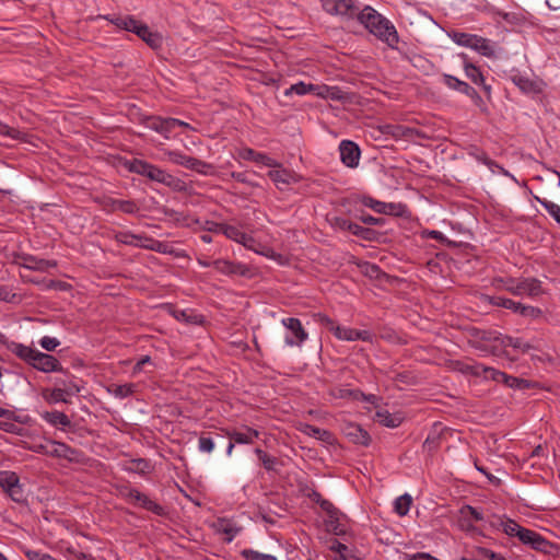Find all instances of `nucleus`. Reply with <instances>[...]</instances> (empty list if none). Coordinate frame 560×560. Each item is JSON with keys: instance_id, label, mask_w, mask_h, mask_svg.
<instances>
[{"instance_id": "nucleus-1", "label": "nucleus", "mask_w": 560, "mask_h": 560, "mask_svg": "<svg viewBox=\"0 0 560 560\" xmlns=\"http://www.w3.org/2000/svg\"><path fill=\"white\" fill-rule=\"evenodd\" d=\"M358 21L380 40L386 43L390 48H396L399 36L395 26L376 10L366 5L358 13Z\"/></svg>"}, {"instance_id": "nucleus-2", "label": "nucleus", "mask_w": 560, "mask_h": 560, "mask_svg": "<svg viewBox=\"0 0 560 560\" xmlns=\"http://www.w3.org/2000/svg\"><path fill=\"white\" fill-rule=\"evenodd\" d=\"M2 493L20 505L26 504L28 497L26 478L22 480L15 471L2 470Z\"/></svg>"}, {"instance_id": "nucleus-3", "label": "nucleus", "mask_w": 560, "mask_h": 560, "mask_svg": "<svg viewBox=\"0 0 560 560\" xmlns=\"http://www.w3.org/2000/svg\"><path fill=\"white\" fill-rule=\"evenodd\" d=\"M506 291L514 295L527 294L535 298L544 293L541 282L536 278H525L516 281L513 278L500 279Z\"/></svg>"}, {"instance_id": "nucleus-4", "label": "nucleus", "mask_w": 560, "mask_h": 560, "mask_svg": "<svg viewBox=\"0 0 560 560\" xmlns=\"http://www.w3.org/2000/svg\"><path fill=\"white\" fill-rule=\"evenodd\" d=\"M124 166L131 173L144 176L149 178L150 180L160 183L164 185V182L167 176V172L164 170L158 167L156 165H153L147 161L140 160V159H132L129 161H126L124 163Z\"/></svg>"}, {"instance_id": "nucleus-5", "label": "nucleus", "mask_w": 560, "mask_h": 560, "mask_svg": "<svg viewBox=\"0 0 560 560\" xmlns=\"http://www.w3.org/2000/svg\"><path fill=\"white\" fill-rule=\"evenodd\" d=\"M168 160L174 164L182 165L188 170L195 171L202 175L213 174V166L199 159L186 155L178 151H170L167 153Z\"/></svg>"}, {"instance_id": "nucleus-6", "label": "nucleus", "mask_w": 560, "mask_h": 560, "mask_svg": "<svg viewBox=\"0 0 560 560\" xmlns=\"http://www.w3.org/2000/svg\"><path fill=\"white\" fill-rule=\"evenodd\" d=\"M199 264L203 267L212 266L217 271L226 275V276H241L248 277L250 275V269L248 266L242 262L232 261L228 259H217L212 262L201 261Z\"/></svg>"}, {"instance_id": "nucleus-7", "label": "nucleus", "mask_w": 560, "mask_h": 560, "mask_svg": "<svg viewBox=\"0 0 560 560\" xmlns=\"http://www.w3.org/2000/svg\"><path fill=\"white\" fill-rule=\"evenodd\" d=\"M28 421L27 415L16 416L14 411L2 408V431L23 436L26 432L23 425Z\"/></svg>"}, {"instance_id": "nucleus-8", "label": "nucleus", "mask_w": 560, "mask_h": 560, "mask_svg": "<svg viewBox=\"0 0 560 560\" xmlns=\"http://www.w3.org/2000/svg\"><path fill=\"white\" fill-rule=\"evenodd\" d=\"M520 535V541L524 545H528L530 548H533L536 551L549 555L552 552L555 545L547 540L544 536H541L539 533L526 528L525 530L521 532Z\"/></svg>"}, {"instance_id": "nucleus-9", "label": "nucleus", "mask_w": 560, "mask_h": 560, "mask_svg": "<svg viewBox=\"0 0 560 560\" xmlns=\"http://www.w3.org/2000/svg\"><path fill=\"white\" fill-rule=\"evenodd\" d=\"M125 497L133 504H139L147 511L152 512L155 515L163 516L166 514L165 508L155 501L151 500L147 494L140 492L135 488L127 490Z\"/></svg>"}, {"instance_id": "nucleus-10", "label": "nucleus", "mask_w": 560, "mask_h": 560, "mask_svg": "<svg viewBox=\"0 0 560 560\" xmlns=\"http://www.w3.org/2000/svg\"><path fill=\"white\" fill-rule=\"evenodd\" d=\"M30 365L44 373L63 372V368L57 358L38 350H35Z\"/></svg>"}, {"instance_id": "nucleus-11", "label": "nucleus", "mask_w": 560, "mask_h": 560, "mask_svg": "<svg viewBox=\"0 0 560 560\" xmlns=\"http://www.w3.org/2000/svg\"><path fill=\"white\" fill-rule=\"evenodd\" d=\"M7 259H10L12 256V262L16 265H21L27 269L38 270V271H46L49 268H54L57 266V262L55 260H46V259H38L34 256H19L15 253L12 254H4Z\"/></svg>"}, {"instance_id": "nucleus-12", "label": "nucleus", "mask_w": 560, "mask_h": 560, "mask_svg": "<svg viewBox=\"0 0 560 560\" xmlns=\"http://www.w3.org/2000/svg\"><path fill=\"white\" fill-rule=\"evenodd\" d=\"M443 82L447 88L458 91L470 97L477 106H480L483 103L478 92L465 81H462L458 78L451 74H444Z\"/></svg>"}, {"instance_id": "nucleus-13", "label": "nucleus", "mask_w": 560, "mask_h": 560, "mask_svg": "<svg viewBox=\"0 0 560 560\" xmlns=\"http://www.w3.org/2000/svg\"><path fill=\"white\" fill-rule=\"evenodd\" d=\"M282 324L292 334V337H285L287 345L301 346L307 339V332L304 330L302 323L299 318H284L282 319Z\"/></svg>"}, {"instance_id": "nucleus-14", "label": "nucleus", "mask_w": 560, "mask_h": 560, "mask_svg": "<svg viewBox=\"0 0 560 560\" xmlns=\"http://www.w3.org/2000/svg\"><path fill=\"white\" fill-rule=\"evenodd\" d=\"M340 160L350 168L359 165L361 151L357 143L351 140H342L339 144Z\"/></svg>"}, {"instance_id": "nucleus-15", "label": "nucleus", "mask_w": 560, "mask_h": 560, "mask_svg": "<svg viewBox=\"0 0 560 560\" xmlns=\"http://www.w3.org/2000/svg\"><path fill=\"white\" fill-rule=\"evenodd\" d=\"M80 392L79 386L70 381L69 386H66V388H54V389H44L43 397L45 400L49 404H57V402H69L67 397L75 395Z\"/></svg>"}, {"instance_id": "nucleus-16", "label": "nucleus", "mask_w": 560, "mask_h": 560, "mask_svg": "<svg viewBox=\"0 0 560 560\" xmlns=\"http://www.w3.org/2000/svg\"><path fill=\"white\" fill-rule=\"evenodd\" d=\"M472 340L471 345L480 350L491 351L493 354H497V347L492 346L490 349L483 342H492L499 340V332L494 330H483L474 328L471 330Z\"/></svg>"}, {"instance_id": "nucleus-17", "label": "nucleus", "mask_w": 560, "mask_h": 560, "mask_svg": "<svg viewBox=\"0 0 560 560\" xmlns=\"http://www.w3.org/2000/svg\"><path fill=\"white\" fill-rule=\"evenodd\" d=\"M279 167L268 173L269 178L276 184L278 189L283 190L285 186L301 180V176L295 172L282 168L281 165Z\"/></svg>"}, {"instance_id": "nucleus-18", "label": "nucleus", "mask_w": 560, "mask_h": 560, "mask_svg": "<svg viewBox=\"0 0 560 560\" xmlns=\"http://www.w3.org/2000/svg\"><path fill=\"white\" fill-rule=\"evenodd\" d=\"M102 206L104 210L110 212L119 210L127 214H133L139 211V207L133 200L114 199L112 197H104Z\"/></svg>"}, {"instance_id": "nucleus-19", "label": "nucleus", "mask_w": 560, "mask_h": 560, "mask_svg": "<svg viewBox=\"0 0 560 560\" xmlns=\"http://www.w3.org/2000/svg\"><path fill=\"white\" fill-rule=\"evenodd\" d=\"M511 80L525 94H539L544 90L542 81L533 80L521 73L513 74Z\"/></svg>"}, {"instance_id": "nucleus-20", "label": "nucleus", "mask_w": 560, "mask_h": 560, "mask_svg": "<svg viewBox=\"0 0 560 560\" xmlns=\"http://www.w3.org/2000/svg\"><path fill=\"white\" fill-rule=\"evenodd\" d=\"M342 431L346 438L354 444L369 446L371 443L370 434L357 423H347Z\"/></svg>"}, {"instance_id": "nucleus-21", "label": "nucleus", "mask_w": 560, "mask_h": 560, "mask_svg": "<svg viewBox=\"0 0 560 560\" xmlns=\"http://www.w3.org/2000/svg\"><path fill=\"white\" fill-rule=\"evenodd\" d=\"M225 434L231 441L237 444H252L254 440L258 439L260 435L258 430L249 427H244L243 431L226 430Z\"/></svg>"}, {"instance_id": "nucleus-22", "label": "nucleus", "mask_w": 560, "mask_h": 560, "mask_svg": "<svg viewBox=\"0 0 560 560\" xmlns=\"http://www.w3.org/2000/svg\"><path fill=\"white\" fill-rule=\"evenodd\" d=\"M240 156L243 159V160H247V161H254L256 163H259V164H262V165H266L268 167H276V166H280V164L271 159L270 156H268L267 154L265 153H261V152H257L250 148H244L240 151Z\"/></svg>"}, {"instance_id": "nucleus-23", "label": "nucleus", "mask_w": 560, "mask_h": 560, "mask_svg": "<svg viewBox=\"0 0 560 560\" xmlns=\"http://www.w3.org/2000/svg\"><path fill=\"white\" fill-rule=\"evenodd\" d=\"M320 322H322V324L326 325V327H328L334 332L336 338H338L340 340H347V341L355 340V329L354 328L341 327V326L335 325V322L332 319H330L328 316H323Z\"/></svg>"}, {"instance_id": "nucleus-24", "label": "nucleus", "mask_w": 560, "mask_h": 560, "mask_svg": "<svg viewBox=\"0 0 560 560\" xmlns=\"http://www.w3.org/2000/svg\"><path fill=\"white\" fill-rule=\"evenodd\" d=\"M389 128H392V136L395 138H404L407 140H411L413 138L429 139L425 132L419 128H412L404 125L390 126Z\"/></svg>"}, {"instance_id": "nucleus-25", "label": "nucleus", "mask_w": 560, "mask_h": 560, "mask_svg": "<svg viewBox=\"0 0 560 560\" xmlns=\"http://www.w3.org/2000/svg\"><path fill=\"white\" fill-rule=\"evenodd\" d=\"M77 451L62 442L49 441L48 455L56 458H65L71 460Z\"/></svg>"}, {"instance_id": "nucleus-26", "label": "nucleus", "mask_w": 560, "mask_h": 560, "mask_svg": "<svg viewBox=\"0 0 560 560\" xmlns=\"http://www.w3.org/2000/svg\"><path fill=\"white\" fill-rule=\"evenodd\" d=\"M331 395L336 398H351L353 400H366L373 402L376 397L374 395H365L359 389H349V388H341L337 387L331 389Z\"/></svg>"}, {"instance_id": "nucleus-27", "label": "nucleus", "mask_w": 560, "mask_h": 560, "mask_svg": "<svg viewBox=\"0 0 560 560\" xmlns=\"http://www.w3.org/2000/svg\"><path fill=\"white\" fill-rule=\"evenodd\" d=\"M314 95L320 96L326 100L341 101L343 100L345 92L338 86H328L326 84H315Z\"/></svg>"}, {"instance_id": "nucleus-28", "label": "nucleus", "mask_w": 560, "mask_h": 560, "mask_svg": "<svg viewBox=\"0 0 560 560\" xmlns=\"http://www.w3.org/2000/svg\"><path fill=\"white\" fill-rule=\"evenodd\" d=\"M466 77L475 84H483V74L479 67L475 66L466 54H460Z\"/></svg>"}, {"instance_id": "nucleus-29", "label": "nucleus", "mask_w": 560, "mask_h": 560, "mask_svg": "<svg viewBox=\"0 0 560 560\" xmlns=\"http://www.w3.org/2000/svg\"><path fill=\"white\" fill-rule=\"evenodd\" d=\"M106 19L120 30L135 33L136 28L140 25L141 21L132 15H121Z\"/></svg>"}, {"instance_id": "nucleus-30", "label": "nucleus", "mask_w": 560, "mask_h": 560, "mask_svg": "<svg viewBox=\"0 0 560 560\" xmlns=\"http://www.w3.org/2000/svg\"><path fill=\"white\" fill-rule=\"evenodd\" d=\"M176 124L174 118L152 117L149 127L167 137V135L176 128Z\"/></svg>"}, {"instance_id": "nucleus-31", "label": "nucleus", "mask_w": 560, "mask_h": 560, "mask_svg": "<svg viewBox=\"0 0 560 560\" xmlns=\"http://www.w3.org/2000/svg\"><path fill=\"white\" fill-rule=\"evenodd\" d=\"M301 432H303L304 434L308 435V436H313L317 440H320L323 442H326V443H332V440H334V436H332V433L328 430H325V429H320V428H317L315 425H312V424H302L301 427Z\"/></svg>"}, {"instance_id": "nucleus-32", "label": "nucleus", "mask_w": 560, "mask_h": 560, "mask_svg": "<svg viewBox=\"0 0 560 560\" xmlns=\"http://www.w3.org/2000/svg\"><path fill=\"white\" fill-rule=\"evenodd\" d=\"M2 345H7L8 349L14 353L16 357H19L21 360L25 361L27 364H30L33 355H34V352H35V349L31 348V347H27V346H24L22 343H16V342H5L3 339H2Z\"/></svg>"}, {"instance_id": "nucleus-33", "label": "nucleus", "mask_w": 560, "mask_h": 560, "mask_svg": "<svg viewBox=\"0 0 560 560\" xmlns=\"http://www.w3.org/2000/svg\"><path fill=\"white\" fill-rule=\"evenodd\" d=\"M498 521L503 533L510 537H517L520 539V535L522 534L521 532L526 529L525 527L521 526L518 523L511 518H503L501 516H498Z\"/></svg>"}, {"instance_id": "nucleus-34", "label": "nucleus", "mask_w": 560, "mask_h": 560, "mask_svg": "<svg viewBox=\"0 0 560 560\" xmlns=\"http://www.w3.org/2000/svg\"><path fill=\"white\" fill-rule=\"evenodd\" d=\"M127 470L139 475H147L153 470V466L145 458H136L129 462Z\"/></svg>"}, {"instance_id": "nucleus-35", "label": "nucleus", "mask_w": 560, "mask_h": 560, "mask_svg": "<svg viewBox=\"0 0 560 560\" xmlns=\"http://www.w3.org/2000/svg\"><path fill=\"white\" fill-rule=\"evenodd\" d=\"M351 234L370 242L378 241L381 236V233L376 230L364 228L357 223H353Z\"/></svg>"}, {"instance_id": "nucleus-36", "label": "nucleus", "mask_w": 560, "mask_h": 560, "mask_svg": "<svg viewBox=\"0 0 560 560\" xmlns=\"http://www.w3.org/2000/svg\"><path fill=\"white\" fill-rule=\"evenodd\" d=\"M454 369L464 374L479 377L482 375V371H485V365L480 363L468 364L462 361H455Z\"/></svg>"}, {"instance_id": "nucleus-37", "label": "nucleus", "mask_w": 560, "mask_h": 560, "mask_svg": "<svg viewBox=\"0 0 560 560\" xmlns=\"http://www.w3.org/2000/svg\"><path fill=\"white\" fill-rule=\"evenodd\" d=\"M43 418L52 425L69 427L71 421L69 417L61 411H47L43 415Z\"/></svg>"}, {"instance_id": "nucleus-38", "label": "nucleus", "mask_w": 560, "mask_h": 560, "mask_svg": "<svg viewBox=\"0 0 560 560\" xmlns=\"http://www.w3.org/2000/svg\"><path fill=\"white\" fill-rule=\"evenodd\" d=\"M471 49L478 51L480 55L485 57H493L494 48L491 42L487 38L477 35V40H474Z\"/></svg>"}, {"instance_id": "nucleus-39", "label": "nucleus", "mask_w": 560, "mask_h": 560, "mask_svg": "<svg viewBox=\"0 0 560 560\" xmlns=\"http://www.w3.org/2000/svg\"><path fill=\"white\" fill-rule=\"evenodd\" d=\"M489 304L498 307H503L506 310H511L513 313H516L520 306V302H515L511 299L503 296H487Z\"/></svg>"}, {"instance_id": "nucleus-40", "label": "nucleus", "mask_w": 560, "mask_h": 560, "mask_svg": "<svg viewBox=\"0 0 560 560\" xmlns=\"http://www.w3.org/2000/svg\"><path fill=\"white\" fill-rule=\"evenodd\" d=\"M254 452L267 471L276 470V467L279 464V459L277 457L269 455L259 447L255 448Z\"/></svg>"}, {"instance_id": "nucleus-41", "label": "nucleus", "mask_w": 560, "mask_h": 560, "mask_svg": "<svg viewBox=\"0 0 560 560\" xmlns=\"http://www.w3.org/2000/svg\"><path fill=\"white\" fill-rule=\"evenodd\" d=\"M362 203L365 206V207H369L371 208L372 210H374L375 212L377 213H389L393 209V206L392 205H387L383 201H380V200H376L372 197H369V196H364L362 198Z\"/></svg>"}, {"instance_id": "nucleus-42", "label": "nucleus", "mask_w": 560, "mask_h": 560, "mask_svg": "<svg viewBox=\"0 0 560 560\" xmlns=\"http://www.w3.org/2000/svg\"><path fill=\"white\" fill-rule=\"evenodd\" d=\"M450 37L459 46L469 47L471 48L474 40H477L476 34H469L458 31H453L450 34Z\"/></svg>"}, {"instance_id": "nucleus-43", "label": "nucleus", "mask_w": 560, "mask_h": 560, "mask_svg": "<svg viewBox=\"0 0 560 560\" xmlns=\"http://www.w3.org/2000/svg\"><path fill=\"white\" fill-rule=\"evenodd\" d=\"M412 498L408 493L398 497L394 502V510L399 516H405L410 510Z\"/></svg>"}, {"instance_id": "nucleus-44", "label": "nucleus", "mask_w": 560, "mask_h": 560, "mask_svg": "<svg viewBox=\"0 0 560 560\" xmlns=\"http://www.w3.org/2000/svg\"><path fill=\"white\" fill-rule=\"evenodd\" d=\"M375 417L381 424L387 428H397L401 423L399 417L390 415L387 410L376 411Z\"/></svg>"}, {"instance_id": "nucleus-45", "label": "nucleus", "mask_w": 560, "mask_h": 560, "mask_svg": "<svg viewBox=\"0 0 560 560\" xmlns=\"http://www.w3.org/2000/svg\"><path fill=\"white\" fill-rule=\"evenodd\" d=\"M534 198L537 202H539L545 208V210L549 213V215L552 217L553 220L560 225V206L552 201L541 199L538 196H534Z\"/></svg>"}, {"instance_id": "nucleus-46", "label": "nucleus", "mask_w": 560, "mask_h": 560, "mask_svg": "<svg viewBox=\"0 0 560 560\" xmlns=\"http://www.w3.org/2000/svg\"><path fill=\"white\" fill-rule=\"evenodd\" d=\"M325 525L327 530L336 536H345L347 534V528L340 523L339 515L328 518Z\"/></svg>"}, {"instance_id": "nucleus-47", "label": "nucleus", "mask_w": 560, "mask_h": 560, "mask_svg": "<svg viewBox=\"0 0 560 560\" xmlns=\"http://www.w3.org/2000/svg\"><path fill=\"white\" fill-rule=\"evenodd\" d=\"M221 234L225 235L228 238L235 241L237 243H240L241 241L247 240L246 233H244L236 226L229 225L225 223L223 224Z\"/></svg>"}, {"instance_id": "nucleus-48", "label": "nucleus", "mask_w": 560, "mask_h": 560, "mask_svg": "<svg viewBox=\"0 0 560 560\" xmlns=\"http://www.w3.org/2000/svg\"><path fill=\"white\" fill-rule=\"evenodd\" d=\"M173 315L176 319L183 320L185 323H189V324H202L203 323L202 315L191 314L185 310L174 311Z\"/></svg>"}, {"instance_id": "nucleus-49", "label": "nucleus", "mask_w": 560, "mask_h": 560, "mask_svg": "<svg viewBox=\"0 0 560 560\" xmlns=\"http://www.w3.org/2000/svg\"><path fill=\"white\" fill-rule=\"evenodd\" d=\"M109 393L114 394L116 397L125 398L131 395L135 392V384L128 383L122 385L113 384L108 388Z\"/></svg>"}, {"instance_id": "nucleus-50", "label": "nucleus", "mask_w": 560, "mask_h": 560, "mask_svg": "<svg viewBox=\"0 0 560 560\" xmlns=\"http://www.w3.org/2000/svg\"><path fill=\"white\" fill-rule=\"evenodd\" d=\"M315 84H306L304 82H298L295 84H292L290 89L285 91V95H290L292 93L298 95H305V94H314Z\"/></svg>"}, {"instance_id": "nucleus-51", "label": "nucleus", "mask_w": 560, "mask_h": 560, "mask_svg": "<svg viewBox=\"0 0 560 560\" xmlns=\"http://www.w3.org/2000/svg\"><path fill=\"white\" fill-rule=\"evenodd\" d=\"M336 1V14L352 16L355 8L352 0H335Z\"/></svg>"}, {"instance_id": "nucleus-52", "label": "nucleus", "mask_w": 560, "mask_h": 560, "mask_svg": "<svg viewBox=\"0 0 560 560\" xmlns=\"http://www.w3.org/2000/svg\"><path fill=\"white\" fill-rule=\"evenodd\" d=\"M142 40L154 50L161 49L163 45V36L159 32L150 31Z\"/></svg>"}, {"instance_id": "nucleus-53", "label": "nucleus", "mask_w": 560, "mask_h": 560, "mask_svg": "<svg viewBox=\"0 0 560 560\" xmlns=\"http://www.w3.org/2000/svg\"><path fill=\"white\" fill-rule=\"evenodd\" d=\"M328 222L330 223V225L335 229H338V230H341V231H349L351 233L352 231V226H353V222L349 221L348 219L346 218H342V217H331V218H327Z\"/></svg>"}, {"instance_id": "nucleus-54", "label": "nucleus", "mask_w": 560, "mask_h": 560, "mask_svg": "<svg viewBox=\"0 0 560 560\" xmlns=\"http://www.w3.org/2000/svg\"><path fill=\"white\" fill-rule=\"evenodd\" d=\"M115 240L118 243L137 247L138 240H141V235L132 234L130 232H119L115 235Z\"/></svg>"}, {"instance_id": "nucleus-55", "label": "nucleus", "mask_w": 560, "mask_h": 560, "mask_svg": "<svg viewBox=\"0 0 560 560\" xmlns=\"http://www.w3.org/2000/svg\"><path fill=\"white\" fill-rule=\"evenodd\" d=\"M517 314L522 315L525 318H539L542 315V311L539 307L530 306V305H523L522 303L518 306V310L516 312Z\"/></svg>"}, {"instance_id": "nucleus-56", "label": "nucleus", "mask_w": 560, "mask_h": 560, "mask_svg": "<svg viewBox=\"0 0 560 560\" xmlns=\"http://www.w3.org/2000/svg\"><path fill=\"white\" fill-rule=\"evenodd\" d=\"M241 556L246 560H278L272 555L261 553L253 549H243Z\"/></svg>"}, {"instance_id": "nucleus-57", "label": "nucleus", "mask_w": 560, "mask_h": 560, "mask_svg": "<svg viewBox=\"0 0 560 560\" xmlns=\"http://www.w3.org/2000/svg\"><path fill=\"white\" fill-rule=\"evenodd\" d=\"M481 376L486 380H492L497 383H503L505 380L506 373L485 365V371H482Z\"/></svg>"}, {"instance_id": "nucleus-58", "label": "nucleus", "mask_w": 560, "mask_h": 560, "mask_svg": "<svg viewBox=\"0 0 560 560\" xmlns=\"http://www.w3.org/2000/svg\"><path fill=\"white\" fill-rule=\"evenodd\" d=\"M164 185L172 188L174 191H186L187 184L178 177L167 174Z\"/></svg>"}, {"instance_id": "nucleus-59", "label": "nucleus", "mask_w": 560, "mask_h": 560, "mask_svg": "<svg viewBox=\"0 0 560 560\" xmlns=\"http://www.w3.org/2000/svg\"><path fill=\"white\" fill-rule=\"evenodd\" d=\"M2 137H9L18 141H26L27 133L2 124Z\"/></svg>"}, {"instance_id": "nucleus-60", "label": "nucleus", "mask_w": 560, "mask_h": 560, "mask_svg": "<svg viewBox=\"0 0 560 560\" xmlns=\"http://www.w3.org/2000/svg\"><path fill=\"white\" fill-rule=\"evenodd\" d=\"M221 523H222L221 530H222V533L228 535L226 541L231 542L233 540V538L238 534L240 528L233 526L232 524H230L228 521H224V520L221 521Z\"/></svg>"}, {"instance_id": "nucleus-61", "label": "nucleus", "mask_w": 560, "mask_h": 560, "mask_svg": "<svg viewBox=\"0 0 560 560\" xmlns=\"http://www.w3.org/2000/svg\"><path fill=\"white\" fill-rule=\"evenodd\" d=\"M24 553L28 560H57L49 553H44L38 550L27 549Z\"/></svg>"}, {"instance_id": "nucleus-62", "label": "nucleus", "mask_w": 560, "mask_h": 560, "mask_svg": "<svg viewBox=\"0 0 560 560\" xmlns=\"http://www.w3.org/2000/svg\"><path fill=\"white\" fill-rule=\"evenodd\" d=\"M439 440H440L439 435H433V436L429 435L425 439V441L423 442V445H422L423 450L430 454L434 453L439 447V444H440Z\"/></svg>"}, {"instance_id": "nucleus-63", "label": "nucleus", "mask_w": 560, "mask_h": 560, "mask_svg": "<svg viewBox=\"0 0 560 560\" xmlns=\"http://www.w3.org/2000/svg\"><path fill=\"white\" fill-rule=\"evenodd\" d=\"M476 551L479 556L487 558L489 560H506L501 553H497L485 547H478Z\"/></svg>"}, {"instance_id": "nucleus-64", "label": "nucleus", "mask_w": 560, "mask_h": 560, "mask_svg": "<svg viewBox=\"0 0 560 560\" xmlns=\"http://www.w3.org/2000/svg\"><path fill=\"white\" fill-rule=\"evenodd\" d=\"M39 345L46 350V351H55L56 348L60 345L59 340L54 337L45 336L39 340Z\"/></svg>"}]
</instances>
